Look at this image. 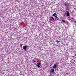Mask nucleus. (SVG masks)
<instances>
[{
  "mask_svg": "<svg viewBox=\"0 0 76 76\" xmlns=\"http://www.w3.org/2000/svg\"><path fill=\"white\" fill-rule=\"evenodd\" d=\"M53 16H54V17H55V19H56V18L58 19V18L57 17V14L56 13H54L53 14Z\"/></svg>",
  "mask_w": 76,
  "mask_h": 76,
  "instance_id": "nucleus-1",
  "label": "nucleus"
},
{
  "mask_svg": "<svg viewBox=\"0 0 76 76\" xmlns=\"http://www.w3.org/2000/svg\"><path fill=\"white\" fill-rule=\"evenodd\" d=\"M23 50H26V48H27V46L26 45H25L23 46Z\"/></svg>",
  "mask_w": 76,
  "mask_h": 76,
  "instance_id": "nucleus-2",
  "label": "nucleus"
},
{
  "mask_svg": "<svg viewBox=\"0 0 76 76\" xmlns=\"http://www.w3.org/2000/svg\"><path fill=\"white\" fill-rule=\"evenodd\" d=\"M57 67V65L56 64H54V65L53 66V69H55Z\"/></svg>",
  "mask_w": 76,
  "mask_h": 76,
  "instance_id": "nucleus-3",
  "label": "nucleus"
},
{
  "mask_svg": "<svg viewBox=\"0 0 76 76\" xmlns=\"http://www.w3.org/2000/svg\"><path fill=\"white\" fill-rule=\"evenodd\" d=\"M54 71H55L54 69H51V72H52V73H54Z\"/></svg>",
  "mask_w": 76,
  "mask_h": 76,
  "instance_id": "nucleus-4",
  "label": "nucleus"
},
{
  "mask_svg": "<svg viewBox=\"0 0 76 76\" xmlns=\"http://www.w3.org/2000/svg\"><path fill=\"white\" fill-rule=\"evenodd\" d=\"M67 16H70V13H69V12H68L67 13Z\"/></svg>",
  "mask_w": 76,
  "mask_h": 76,
  "instance_id": "nucleus-5",
  "label": "nucleus"
},
{
  "mask_svg": "<svg viewBox=\"0 0 76 76\" xmlns=\"http://www.w3.org/2000/svg\"><path fill=\"white\" fill-rule=\"evenodd\" d=\"M37 64H38V65H39V66H40V65H41V63L38 62L37 63Z\"/></svg>",
  "mask_w": 76,
  "mask_h": 76,
  "instance_id": "nucleus-6",
  "label": "nucleus"
},
{
  "mask_svg": "<svg viewBox=\"0 0 76 76\" xmlns=\"http://www.w3.org/2000/svg\"><path fill=\"white\" fill-rule=\"evenodd\" d=\"M36 66H37L38 67H41V66H40L38 65H36Z\"/></svg>",
  "mask_w": 76,
  "mask_h": 76,
  "instance_id": "nucleus-7",
  "label": "nucleus"
},
{
  "mask_svg": "<svg viewBox=\"0 0 76 76\" xmlns=\"http://www.w3.org/2000/svg\"><path fill=\"white\" fill-rule=\"evenodd\" d=\"M56 41L57 44L58 43H59V42H60V41H58V40H57Z\"/></svg>",
  "mask_w": 76,
  "mask_h": 76,
  "instance_id": "nucleus-8",
  "label": "nucleus"
},
{
  "mask_svg": "<svg viewBox=\"0 0 76 76\" xmlns=\"http://www.w3.org/2000/svg\"><path fill=\"white\" fill-rule=\"evenodd\" d=\"M50 19H53V20H54V18L53 17H50Z\"/></svg>",
  "mask_w": 76,
  "mask_h": 76,
  "instance_id": "nucleus-9",
  "label": "nucleus"
},
{
  "mask_svg": "<svg viewBox=\"0 0 76 76\" xmlns=\"http://www.w3.org/2000/svg\"><path fill=\"white\" fill-rule=\"evenodd\" d=\"M62 21L64 22H66V21L64 20H62Z\"/></svg>",
  "mask_w": 76,
  "mask_h": 76,
  "instance_id": "nucleus-10",
  "label": "nucleus"
},
{
  "mask_svg": "<svg viewBox=\"0 0 76 76\" xmlns=\"http://www.w3.org/2000/svg\"><path fill=\"white\" fill-rule=\"evenodd\" d=\"M22 45H23V44H20V46L21 47H22Z\"/></svg>",
  "mask_w": 76,
  "mask_h": 76,
  "instance_id": "nucleus-11",
  "label": "nucleus"
},
{
  "mask_svg": "<svg viewBox=\"0 0 76 76\" xmlns=\"http://www.w3.org/2000/svg\"><path fill=\"white\" fill-rule=\"evenodd\" d=\"M34 63H36V61L34 60Z\"/></svg>",
  "mask_w": 76,
  "mask_h": 76,
  "instance_id": "nucleus-12",
  "label": "nucleus"
},
{
  "mask_svg": "<svg viewBox=\"0 0 76 76\" xmlns=\"http://www.w3.org/2000/svg\"><path fill=\"white\" fill-rule=\"evenodd\" d=\"M65 6H67V4H65Z\"/></svg>",
  "mask_w": 76,
  "mask_h": 76,
  "instance_id": "nucleus-13",
  "label": "nucleus"
},
{
  "mask_svg": "<svg viewBox=\"0 0 76 76\" xmlns=\"http://www.w3.org/2000/svg\"><path fill=\"white\" fill-rule=\"evenodd\" d=\"M51 68H52V67H50V68L51 69Z\"/></svg>",
  "mask_w": 76,
  "mask_h": 76,
  "instance_id": "nucleus-14",
  "label": "nucleus"
},
{
  "mask_svg": "<svg viewBox=\"0 0 76 76\" xmlns=\"http://www.w3.org/2000/svg\"><path fill=\"white\" fill-rule=\"evenodd\" d=\"M58 20V19H56V20Z\"/></svg>",
  "mask_w": 76,
  "mask_h": 76,
  "instance_id": "nucleus-15",
  "label": "nucleus"
}]
</instances>
